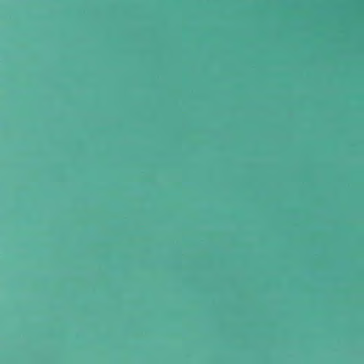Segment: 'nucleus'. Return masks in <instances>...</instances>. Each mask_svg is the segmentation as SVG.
<instances>
[{
  "instance_id": "f257e3e1",
  "label": "nucleus",
  "mask_w": 364,
  "mask_h": 364,
  "mask_svg": "<svg viewBox=\"0 0 364 364\" xmlns=\"http://www.w3.org/2000/svg\"><path fill=\"white\" fill-rule=\"evenodd\" d=\"M250 182H258L257 181H251ZM290 182H316L315 181H291ZM327 182H364V181H328Z\"/></svg>"
},
{
  "instance_id": "f03ea898",
  "label": "nucleus",
  "mask_w": 364,
  "mask_h": 364,
  "mask_svg": "<svg viewBox=\"0 0 364 364\" xmlns=\"http://www.w3.org/2000/svg\"><path fill=\"white\" fill-rule=\"evenodd\" d=\"M143 182H148V183H150V182H155L154 181H144Z\"/></svg>"
}]
</instances>
